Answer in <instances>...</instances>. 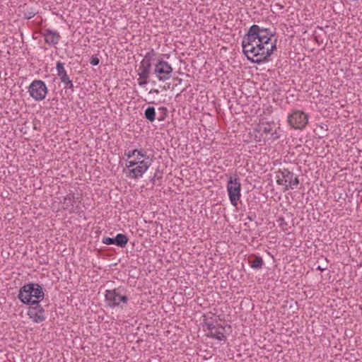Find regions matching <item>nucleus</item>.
I'll return each instance as SVG.
<instances>
[{"instance_id": "nucleus-17", "label": "nucleus", "mask_w": 362, "mask_h": 362, "mask_svg": "<svg viewBox=\"0 0 362 362\" xmlns=\"http://www.w3.org/2000/svg\"><path fill=\"white\" fill-rule=\"evenodd\" d=\"M144 117L151 122H154L156 119V110L154 107H148L144 111Z\"/></svg>"}, {"instance_id": "nucleus-5", "label": "nucleus", "mask_w": 362, "mask_h": 362, "mask_svg": "<svg viewBox=\"0 0 362 362\" xmlns=\"http://www.w3.org/2000/svg\"><path fill=\"white\" fill-rule=\"evenodd\" d=\"M105 300L111 308L119 306L121 303H127L128 298L125 295H122L119 288L107 290L105 291Z\"/></svg>"}, {"instance_id": "nucleus-21", "label": "nucleus", "mask_w": 362, "mask_h": 362, "mask_svg": "<svg viewBox=\"0 0 362 362\" xmlns=\"http://www.w3.org/2000/svg\"><path fill=\"white\" fill-rule=\"evenodd\" d=\"M62 83H63V84L64 85V88L71 89V91H74V84L72 81L69 78L64 80V81H62Z\"/></svg>"}, {"instance_id": "nucleus-22", "label": "nucleus", "mask_w": 362, "mask_h": 362, "mask_svg": "<svg viewBox=\"0 0 362 362\" xmlns=\"http://www.w3.org/2000/svg\"><path fill=\"white\" fill-rule=\"evenodd\" d=\"M36 13H37V12H35V11H33V10L26 11L24 12V18L26 19H30L33 17H34Z\"/></svg>"}, {"instance_id": "nucleus-31", "label": "nucleus", "mask_w": 362, "mask_h": 362, "mask_svg": "<svg viewBox=\"0 0 362 362\" xmlns=\"http://www.w3.org/2000/svg\"><path fill=\"white\" fill-rule=\"evenodd\" d=\"M157 93V94H158V93H159V91H158V89H151V90H150V93Z\"/></svg>"}, {"instance_id": "nucleus-26", "label": "nucleus", "mask_w": 362, "mask_h": 362, "mask_svg": "<svg viewBox=\"0 0 362 362\" xmlns=\"http://www.w3.org/2000/svg\"><path fill=\"white\" fill-rule=\"evenodd\" d=\"M137 151V149H134L132 151H129V152H125L124 155L126 156H127V158H131L132 156H136V153Z\"/></svg>"}, {"instance_id": "nucleus-1", "label": "nucleus", "mask_w": 362, "mask_h": 362, "mask_svg": "<svg viewBox=\"0 0 362 362\" xmlns=\"http://www.w3.org/2000/svg\"><path fill=\"white\" fill-rule=\"evenodd\" d=\"M272 33L267 28L252 25L242 40V47L247 59L252 63L261 64L268 60L276 49V41H272Z\"/></svg>"}, {"instance_id": "nucleus-12", "label": "nucleus", "mask_w": 362, "mask_h": 362, "mask_svg": "<svg viewBox=\"0 0 362 362\" xmlns=\"http://www.w3.org/2000/svg\"><path fill=\"white\" fill-rule=\"evenodd\" d=\"M42 34L44 36L45 42L50 45H55L58 44L61 37L58 32L49 28L45 29Z\"/></svg>"}, {"instance_id": "nucleus-28", "label": "nucleus", "mask_w": 362, "mask_h": 362, "mask_svg": "<svg viewBox=\"0 0 362 362\" xmlns=\"http://www.w3.org/2000/svg\"><path fill=\"white\" fill-rule=\"evenodd\" d=\"M146 161L151 162V160H150L149 158H146L141 160V161H136V163H137L136 165H141V163H146Z\"/></svg>"}, {"instance_id": "nucleus-10", "label": "nucleus", "mask_w": 362, "mask_h": 362, "mask_svg": "<svg viewBox=\"0 0 362 362\" xmlns=\"http://www.w3.org/2000/svg\"><path fill=\"white\" fill-rule=\"evenodd\" d=\"M151 69V65H148L147 64H145L143 63L140 64L138 69V75L139 76L138 83L139 86H144L148 83V79L150 76Z\"/></svg>"}, {"instance_id": "nucleus-30", "label": "nucleus", "mask_w": 362, "mask_h": 362, "mask_svg": "<svg viewBox=\"0 0 362 362\" xmlns=\"http://www.w3.org/2000/svg\"><path fill=\"white\" fill-rule=\"evenodd\" d=\"M327 269V266H325V265H322V266L319 265L317 267V269L322 271V272L326 270Z\"/></svg>"}, {"instance_id": "nucleus-2", "label": "nucleus", "mask_w": 362, "mask_h": 362, "mask_svg": "<svg viewBox=\"0 0 362 362\" xmlns=\"http://www.w3.org/2000/svg\"><path fill=\"white\" fill-rule=\"evenodd\" d=\"M45 293L41 285L36 283H30L22 286L18 294V299L26 305H31L44 298Z\"/></svg>"}, {"instance_id": "nucleus-13", "label": "nucleus", "mask_w": 362, "mask_h": 362, "mask_svg": "<svg viewBox=\"0 0 362 362\" xmlns=\"http://www.w3.org/2000/svg\"><path fill=\"white\" fill-rule=\"evenodd\" d=\"M150 165V161H146V163H141V165H136L135 168H132L129 172V177L136 179L141 177L148 168Z\"/></svg>"}, {"instance_id": "nucleus-27", "label": "nucleus", "mask_w": 362, "mask_h": 362, "mask_svg": "<svg viewBox=\"0 0 362 362\" xmlns=\"http://www.w3.org/2000/svg\"><path fill=\"white\" fill-rule=\"evenodd\" d=\"M216 327H218V325H215L213 323H208L207 329L209 331V334L211 332V330H214V329H216Z\"/></svg>"}, {"instance_id": "nucleus-8", "label": "nucleus", "mask_w": 362, "mask_h": 362, "mask_svg": "<svg viewBox=\"0 0 362 362\" xmlns=\"http://www.w3.org/2000/svg\"><path fill=\"white\" fill-rule=\"evenodd\" d=\"M308 121V115L300 110H294L288 116L289 124L295 129H303Z\"/></svg>"}, {"instance_id": "nucleus-29", "label": "nucleus", "mask_w": 362, "mask_h": 362, "mask_svg": "<svg viewBox=\"0 0 362 362\" xmlns=\"http://www.w3.org/2000/svg\"><path fill=\"white\" fill-rule=\"evenodd\" d=\"M136 165H137L136 161H134V160L129 161V165H127V168H132Z\"/></svg>"}, {"instance_id": "nucleus-15", "label": "nucleus", "mask_w": 362, "mask_h": 362, "mask_svg": "<svg viewBox=\"0 0 362 362\" xmlns=\"http://www.w3.org/2000/svg\"><path fill=\"white\" fill-rule=\"evenodd\" d=\"M56 69L57 72V76L60 78L61 81H64V80L69 78L67 75L66 71L65 70L64 64L62 62H57Z\"/></svg>"}, {"instance_id": "nucleus-32", "label": "nucleus", "mask_w": 362, "mask_h": 362, "mask_svg": "<svg viewBox=\"0 0 362 362\" xmlns=\"http://www.w3.org/2000/svg\"><path fill=\"white\" fill-rule=\"evenodd\" d=\"M141 157H136V160L134 161H141Z\"/></svg>"}, {"instance_id": "nucleus-3", "label": "nucleus", "mask_w": 362, "mask_h": 362, "mask_svg": "<svg viewBox=\"0 0 362 362\" xmlns=\"http://www.w3.org/2000/svg\"><path fill=\"white\" fill-rule=\"evenodd\" d=\"M28 92L35 100L40 101L45 98L48 90L44 81L35 80L29 86Z\"/></svg>"}, {"instance_id": "nucleus-9", "label": "nucleus", "mask_w": 362, "mask_h": 362, "mask_svg": "<svg viewBox=\"0 0 362 362\" xmlns=\"http://www.w3.org/2000/svg\"><path fill=\"white\" fill-rule=\"evenodd\" d=\"M28 315L35 323L42 322L46 319L45 310L40 304L39 300H36L35 303L30 305Z\"/></svg>"}, {"instance_id": "nucleus-23", "label": "nucleus", "mask_w": 362, "mask_h": 362, "mask_svg": "<svg viewBox=\"0 0 362 362\" xmlns=\"http://www.w3.org/2000/svg\"><path fill=\"white\" fill-rule=\"evenodd\" d=\"M159 110L162 111L163 115L158 118V120L163 121L167 115L168 110L166 107H160Z\"/></svg>"}, {"instance_id": "nucleus-11", "label": "nucleus", "mask_w": 362, "mask_h": 362, "mask_svg": "<svg viewBox=\"0 0 362 362\" xmlns=\"http://www.w3.org/2000/svg\"><path fill=\"white\" fill-rule=\"evenodd\" d=\"M128 238L122 233L117 234L115 238H103V243L105 245H116L120 247H124L127 244Z\"/></svg>"}, {"instance_id": "nucleus-7", "label": "nucleus", "mask_w": 362, "mask_h": 362, "mask_svg": "<svg viewBox=\"0 0 362 362\" xmlns=\"http://www.w3.org/2000/svg\"><path fill=\"white\" fill-rule=\"evenodd\" d=\"M279 174L281 175L277 176V182L279 185H285L286 189L289 188L293 189V186H296L299 183V180L297 176L289 171L288 169H284L279 171Z\"/></svg>"}, {"instance_id": "nucleus-19", "label": "nucleus", "mask_w": 362, "mask_h": 362, "mask_svg": "<svg viewBox=\"0 0 362 362\" xmlns=\"http://www.w3.org/2000/svg\"><path fill=\"white\" fill-rule=\"evenodd\" d=\"M154 55L153 50L152 49L151 52H148L145 54L144 58L141 63L151 65V61L153 59Z\"/></svg>"}, {"instance_id": "nucleus-6", "label": "nucleus", "mask_w": 362, "mask_h": 362, "mask_svg": "<svg viewBox=\"0 0 362 362\" xmlns=\"http://www.w3.org/2000/svg\"><path fill=\"white\" fill-rule=\"evenodd\" d=\"M173 68L167 62L160 59L155 65L154 74L159 81H165L171 78Z\"/></svg>"}, {"instance_id": "nucleus-18", "label": "nucleus", "mask_w": 362, "mask_h": 362, "mask_svg": "<svg viewBox=\"0 0 362 362\" xmlns=\"http://www.w3.org/2000/svg\"><path fill=\"white\" fill-rule=\"evenodd\" d=\"M74 195L73 194H69L67 196L64 197L63 199V208L64 209H68L70 206H74Z\"/></svg>"}, {"instance_id": "nucleus-14", "label": "nucleus", "mask_w": 362, "mask_h": 362, "mask_svg": "<svg viewBox=\"0 0 362 362\" xmlns=\"http://www.w3.org/2000/svg\"><path fill=\"white\" fill-rule=\"evenodd\" d=\"M224 331L225 327L218 325V327H216V329L211 330V332L209 334V335L211 337L215 338L219 341L226 340V337L224 334Z\"/></svg>"}, {"instance_id": "nucleus-33", "label": "nucleus", "mask_w": 362, "mask_h": 362, "mask_svg": "<svg viewBox=\"0 0 362 362\" xmlns=\"http://www.w3.org/2000/svg\"><path fill=\"white\" fill-rule=\"evenodd\" d=\"M156 178H157L156 175H155L153 176V177L152 180H153V181H154Z\"/></svg>"}, {"instance_id": "nucleus-20", "label": "nucleus", "mask_w": 362, "mask_h": 362, "mask_svg": "<svg viewBox=\"0 0 362 362\" xmlns=\"http://www.w3.org/2000/svg\"><path fill=\"white\" fill-rule=\"evenodd\" d=\"M272 131L271 125L269 123L262 124L259 126V132H262L264 134H269Z\"/></svg>"}, {"instance_id": "nucleus-25", "label": "nucleus", "mask_w": 362, "mask_h": 362, "mask_svg": "<svg viewBox=\"0 0 362 362\" xmlns=\"http://www.w3.org/2000/svg\"><path fill=\"white\" fill-rule=\"evenodd\" d=\"M136 157H141V158H148V156H146V154L143 152L142 150H138L137 149V151L136 153Z\"/></svg>"}, {"instance_id": "nucleus-24", "label": "nucleus", "mask_w": 362, "mask_h": 362, "mask_svg": "<svg viewBox=\"0 0 362 362\" xmlns=\"http://www.w3.org/2000/svg\"><path fill=\"white\" fill-rule=\"evenodd\" d=\"M90 63L93 66H97L100 63V59L97 57H93L90 61Z\"/></svg>"}, {"instance_id": "nucleus-16", "label": "nucleus", "mask_w": 362, "mask_h": 362, "mask_svg": "<svg viewBox=\"0 0 362 362\" xmlns=\"http://www.w3.org/2000/svg\"><path fill=\"white\" fill-rule=\"evenodd\" d=\"M250 265L252 268L255 269H259L264 264V261L261 257L255 256L254 259H249Z\"/></svg>"}, {"instance_id": "nucleus-4", "label": "nucleus", "mask_w": 362, "mask_h": 362, "mask_svg": "<svg viewBox=\"0 0 362 362\" xmlns=\"http://www.w3.org/2000/svg\"><path fill=\"white\" fill-rule=\"evenodd\" d=\"M240 189L241 185L239 178H233L230 176L227 184V191L230 203L234 206H237L238 201L240 198Z\"/></svg>"}]
</instances>
